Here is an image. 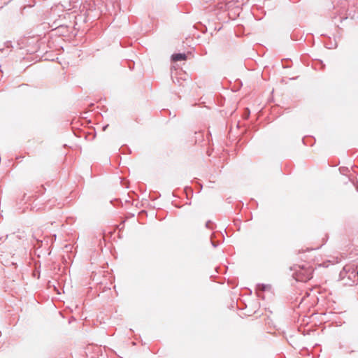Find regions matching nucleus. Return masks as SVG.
Segmentation results:
<instances>
[{"instance_id": "f257e3e1", "label": "nucleus", "mask_w": 358, "mask_h": 358, "mask_svg": "<svg viewBox=\"0 0 358 358\" xmlns=\"http://www.w3.org/2000/svg\"><path fill=\"white\" fill-rule=\"evenodd\" d=\"M293 276L297 281L307 282L313 277V269L308 266H296Z\"/></svg>"}, {"instance_id": "f03ea898", "label": "nucleus", "mask_w": 358, "mask_h": 358, "mask_svg": "<svg viewBox=\"0 0 358 358\" xmlns=\"http://www.w3.org/2000/svg\"><path fill=\"white\" fill-rule=\"evenodd\" d=\"M186 58H187V56L184 53H177V54H173L172 55V59L176 62L185 60Z\"/></svg>"}, {"instance_id": "7ed1b4c3", "label": "nucleus", "mask_w": 358, "mask_h": 358, "mask_svg": "<svg viewBox=\"0 0 358 358\" xmlns=\"http://www.w3.org/2000/svg\"><path fill=\"white\" fill-rule=\"evenodd\" d=\"M259 288L261 289L263 291H265L267 289L270 288V285H264V284H262V285H258Z\"/></svg>"}, {"instance_id": "20e7f679", "label": "nucleus", "mask_w": 358, "mask_h": 358, "mask_svg": "<svg viewBox=\"0 0 358 358\" xmlns=\"http://www.w3.org/2000/svg\"><path fill=\"white\" fill-rule=\"evenodd\" d=\"M210 221H208V222H206V227L207 228H210Z\"/></svg>"}, {"instance_id": "39448f33", "label": "nucleus", "mask_w": 358, "mask_h": 358, "mask_svg": "<svg viewBox=\"0 0 358 358\" xmlns=\"http://www.w3.org/2000/svg\"><path fill=\"white\" fill-rule=\"evenodd\" d=\"M212 244H213L214 248H216V245L215 244H214L213 243H212Z\"/></svg>"}, {"instance_id": "423d86ee", "label": "nucleus", "mask_w": 358, "mask_h": 358, "mask_svg": "<svg viewBox=\"0 0 358 358\" xmlns=\"http://www.w3.org/2000/svg\"><path fill=\"white\" fill-rule=\"evenodd\" d=\"M357 275H358V271H357Z\"/></svg>"}]
</instances>
